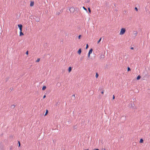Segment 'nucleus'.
<instances>
[{"instance_id":"bb28decb","label":"nucleus","mask_w":150,"mask_h":150,"mask_svg":"<svg viewBox=\"0 0 150 150\" xmlns=\"http://www.w3.org/2000/svg\"><path fill=\"white\" fill-rule=\"evenodd\" d=\"M115 96L114 95H113V98H112V99H115Z\"/></svg>"},{"instance_id":"f03ea898","label":"nucleus","mask_w":150,"mask_h":150,"mask_svg":"<svg viewBox=\"0 0 150 150\" xmlns=\"http://www.w3.org/2000/svg\"><path fill=\"white\" fill-rule=\"evenodd\" d=\"M69 10L70 12H73L74 10V7H72L70 8Z\"/></svg>"},{"instance_id":"412c9836","label":"nucleus","mask_w":150,"mask_h":150,"mask_svg":"<svg viewBox=\"0 0 150 150\" xmlns=\"http://www.w3.org/2000/svg\"><path fill=\"white\" fill-rule=\"evenodd\" d=\"M18 146L19 147H20V142L19 141L18 142Z\"/></svg>"},{"instance_id":"4468645a","label":"nucleus","mask_w":150,"mask_h":150,"mask_svg":"<svg viewBox=\"0 0 150 150\" xmlns=\"http://www.w3.org/2000/svg\"><path fill=\"white\" fill-rule=\"evenodd\" d=\"M98 75L97 73H96V78H98Z\"/></svg>"},{"instance_id":"39448f33","label":"nucleus","mask_w":150,"mask_h":150,"mask_svg":"<svg viewBox=\"0 0 150 150\" xmlns=\"http://www.w3.org/2000/svg\"><path fill=\"white\" fill-rule=\"evenodd\" d=\"M72 68L71 67H69L68 69V71L69 73H70L71 71Z\"/></svg>"},{"instance_id":"9d476101","label":"nucleus","mask_w":150,"mask_h":150,"mask_svg":"<svg viewBox=\"0 0 150 150\" xmlns=\"http://www.w3.org/2000/svg\"><path fill=\"white\" fill-rule=\"evenodd\" d=\"M46 88V87L45 86H43L42 88V90H45Z\"/></svg>"},{"instance_id":"5701e85b","label":"nucleus","mask_w":150,"mask_h":150,"mask_svg":"<svg viewBox=\"0 0 150 150\" xmlns=\"http://www.w3.org/2000/svg\"><path fill=\"white\" fill-rule=\"evenodd\" d=\"M134 9L136 10L137 11H138V9H137V8L136 7L135 8H134Z\"/></svg>"},{"instance_id":"6e6552de","label":"nucleus","mask_w":150,"mask_h":150,"mask_svg":"<svg viewBox=\"0 0 150 150\" xmlns=\"http://www.w3.org/2000/svg\"><path fill=\"white\" fill-rule=\"evenodd\" d=\"M141 78V76L139 75L137 77V80H139Z\"/></svg>"},{"instance_id":"b1692460","label":"nucleus","mask_w":150,"mask_h":150,"mask_svg":"<svg viewBox=\"0 0 150 150\" xmlns=\"http://www.w3.org/2000/svg\"><path fill=\"white\" fill-rule=\"evenodd\" d=\"M26 54H27V55H28V51H27L26 52Z\"/></svg>"},{"instance_id":"473e14b6","label":"nucleus","mask_w":150,"mask_h":150,"mask_svg":"<svg viewBox=\"0 0 150 150\" xmlns=\"http://www.w3.org/2000/svg\"><path fill=\"white\" fill-rule=\"evenodd\" d=\"M131 49H133V47H131Z\"/></svg>"},{"instance_id":"6ab92c4d","label":"nucleus","mask_w":150,"mask_h":150,"mask_svg":"<svg viewBox=\"0 0 150 150\" xmlns=\"http://www.w3.org/2000/svg\"><path fill=\"white\" fill-rule=\"evenodd\" d=\"M88 9L89 13H91V11L90 8H88Z\"/></svg>"},{"instance_id":"a878e982","label":"nucleus","mask_w":150,"mask_h":150,"mask_svg":"<svg viewBox=\"0 0 150 150\" xmlns=\"http://www.w3.org/2000/svg\"><path fill=\"white\" fill-rule=\"evenodd\" d=\"M90 54L89 53H88V58L90 57Z\"/></svg>"},{"instance_id":"7c9ffc66","label":"nucleus","mask_w":150,"mask_h":150,"mask_svg":"<svg viewBox=\"0 0 150 150\" xmlns=\"http://www.w3.org/2000/svg\"><path fill=\"white\" fill-rule=\"evenodd\" d=\"M73 128H74V129H75V126H74V127H73Z\"/></svg>"},{"instance_id":"393cba45","label":"nucleus","mask_w":150,"mask_h":150,"mask_svg":"<svg viewBox=\"0 0 150 150\" xmlns=\"http://www.w3.org/2000/svg\"><path fill=\"white\" fill-rule=\"evenodd\" d=\"M83 8L84 10H85L86 11H87V9L85 8L83 6Z\"/></svg>"},{"instance_id":"0eeeda50","label":"nucleus","mask_w":150,"mask_h":150,"mask_svg":"<svg viewBox=\"0 0 150 150\" xmlns=\"http://www.w3.org/2000/svg\"><path fill=\"white\" fill-rule=\"evenodd\" d=\"M24 35V34L22 32V31H20V36H21L22 35Z\"/></svg>"},{"instance_id":"2f4dec72","label":"nucleus","mask_w":150,"mask_h":150,"mask_svg":"<svg viewBox=\"0 0 150 150\" xmlns=\"http://www.w3.org/2000/svg\"><path fill=\"white\" fill-rule=\"evenodd\" d=\"M95 150H99V149H95Z\"/></svg>"},{"instance_id":"423d86ee","label":"nucleus","mask_w":150,"mask_h":150,"mask_svg":"<svg viewBox=\"0 0 150 150\" xmlns=\"http://www.w3.org/2000/svg\"><path fill=\"white\" fill-rule=\"evenodd\" d=\"M18 27L19 28H22V25L21 24H18Z\"/></svg>"},{"instance_id":"f257e3e1","label":"nucleus","mask_w":150,"mask_h":150,"mask_svg":"<svg viewBox=\"0 0 150 150\" xmlns=\"http://www.w3.org/2000/svg\"><path fill=\"white\" fill-rule=\"evenodd\" d=\"M125 31L126 30L125 28H121L120 33V35H123L125 33Z\"/></svg>"},{"instance_id":"72a5a7b5","label":"nucleus","mask_w":150,"mask_h":150,"mask_svg":"<svg viewBox=\"0 0 150 150\" xmlns=\"http://www.w3.org/2000/svg\"><path fill=\"white\" fill-rule=\"evenodd\" d=\"M103 150H106L105 149H104Z\"/></svg>"},{"instance_id":"c756f323","label":"nucleus","mask_w":150,"mask_h":150,"mask_svg":"<svg viewBox=\"0 0 150 150\" xmlns=\"http://www.w3.org/2000/svg\"><path fill=\"white\" fill-rule=\"evenodd\" d=\"M45 97H46V96H45V95L43 96V98H45Z\"/></svg>"},{"instance_id":"9b49d317","label":"nucleus","mask_w":150,"mask_h":150,"mask_svg":"<svg viewBox=\"0 0 150 150\" xmlns=\"http://www.w3.org/2000/svg\"><path fill=\"white\" fill-rule=\"evenodd\" d=\"M143 142V140L142 139H140L139 142L140 143H142Z\"/></svg>"},{"instance_id":"a211bd4d","label":"nucleus","mask_w":150,"mask_h":150,"mask_svg":"<svg viewBox=\"0 0 150 150\" xmlns=\"http://www.w3.org/2000/svg\"><path fill=\"white\" fill-rule=\"evenodd\" d=\"M134 35H137V31H134Z\"/></svg>"},{"instance_id":"cd10ccee","label":"nucleus","mask_w":150,"mask_h":150,"mask_svg":"<svg viewBox=\"0 0 150 150\" xmlns=\"http://www.w3.org/2000/svg\"><path fill=\"white\" fill-rule=\"evenodd\" d=\"M101 93L102 94H103L104 92L103 91H102V92H101Z\"/></svg>"},{"instance_id":"2eb2a0df","label":"nucleus","mask_w":150,"mask_h":150,"mask_svg":"<svg viewBox=\"0 0 150 150\" xmlns=\"http://www.w3.org/2000/svg\"><path fill=\"white\" fill-rule=\"evenodd\" d=\"M40 58H38L37 59L36 61V62H38L40 61Z\"/></svg>"},{"instance_id":"aec40b11","label":"nucleus","mask_w":150,"mask_h":150,"mask_svg":"<svg viewBox=\"0 0 150 150\" xmlns=\"http://www.w3.org/2000/svg\"><path fill=\"white\" fill-rule=\"evenodd\" d=\"M88 44H87L86 47V49H87L88 48Z\"/></svg>"},{"instance_id":"f3484780","label":"nucleus","mask_w":150,"mask_h":150,"mask_svg":"<svg viewBox=\"0 0 150 150\" xmlns=\"http://www.w3.org/2000/svg\"><path fill=\"white\" fill-rule=\"evenodd\" d=\"M130 70H131V69H130V68L129 67H128L127 68V71H130Z\"/></svg>"},{"instance_id":"dca6fc26","label":"nucleus","mask_w":150,"mask_h":150,"mask_svg":"<svg viewBox=\"0 0 150 150\" xmlns=\"http://www.w3.org/2000/svg\"><path fill=\"white\" fill-rule=\"evenodd\" d=\"M101 39V38H100L99 40L98 41L97 43L98 44L100 41Z\"/></svg>"},{"instance_id":"4be33fe9","label":"nucleus","mask_w":150,"mask_h":150,"mask_svg":"<svg viewBox=\"0 0 150 150\" xmlns=\"http://www.w3.org/2000/svg\"><path fill=\"white\" fill-rule=\"evenodd\" d=\"M81 35H79L78 36V38L79 39H80L81 38Z\"/></svg>"},{"instance_id":"7ed1b4c3","label":"nucleus","mask_w":150,"mask_h":150,"mask_svg":"<svg viewBox=\"0 0 150 150\" xmlns=\"http://www.w3.org/2000/svg\"><path fill=\"white\" fill-rule=\"evenodd\" d=\"M81 49L80 48L79 49V50L78 51L77 53L79 54L80 55L81 53Z\"/></svg>"},{"instance_id":"1a4fd4ad","label":"nucleus","mask_w":150,"mask_h":150,"mask_svg":"<svg viewBox=\"0 0 150 150\" xmlns=\"http://www.w3.org/2000/svg\"><path fill=\"white\" fill-rule=\"evenodd\" d=\"M92 51H93V49H91L89 52L88 53L90 54H91L92 53Z\"/></svg>"},{"instance_id":"ddd939ff","label":"nucleus","mask_w":150,"mask_h":150,"mask_svg":"<svg viewBox=\"0 0 150 150\" xmlns=\"http://www.w3.org/2000/svg\"><path fill=\"white\" fill-rule=\"evenodd\" d=\"M15 107V105H13L11 106V108H14Z\"/></svg>"},{"instance_id":"f8f14e48","label":"nucleus","mask_w":150,"mask_h":150,"mask_svg":"<svg viewBox=\"0 0 150 150\" xmlns=\"http://www.w3.org/2000/svg\"><path fill=\"white\" fill-rule=\"evenodd\" d=\"M48 113V110H46V112H45V116Z\"/></svg>"},{"instance_id":"c85d7f7f","label":"nucleus","mask_w":150,"mask_h":150,"mask_svg":"<svg viewBox=\"0 0 150 150\" xmlns=\"http://www.w3.org/2000/svg\"><path fill=\"white\" fill-rule=\"evenodd\" d=\"M22 28H19V29L20 30V31H22Z\"/></svg>"},{"instance_id":"20e7f679","label":"nucleus","mask_w":150,"mask_h":150,"mask_svg":"<svg viewBox=\"0 0 150 150\" xmlns=\"http://www.w3.org/2000/svg\"><path fill=\"white\" fill-rule=\"evenodd\" d=\"M34 4V2L33 1H31L30 4V6H33Z\"/></svg>"}]
</instances>
